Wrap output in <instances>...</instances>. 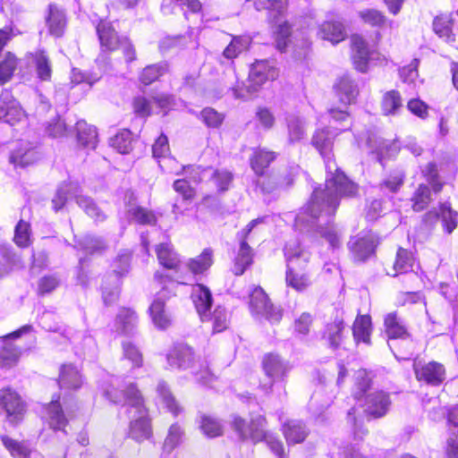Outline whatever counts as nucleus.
Returning <instances> with one entry per match:
<instances>
[{
  "instance_id": "f257e3e1",
  "label": "nucleus",
  "mask_w": 458,
  "mask_h": 458,
  "mask_svg": "<svg viewBox=\"0 0 458 458\" xmlns=\"http://www.w3.org/2000/svg\"><path fill=\"white\" fill-rule=\"evenodd\" d=\"M336 131L330 128L317 129L311 143L325 159L327 179L325 189L316 188L310 201L296 216L297 225L314 227L329 243L336 249L341 245L340 234L335 226L328 224L327 217L335 214L340 197H352L358 186L341 172L335 162L331 160V152Z\"/></svg>"
},
{
  "instance_id": "f03ea898",
  "label": "nucleus",
  "mask_w": 458,
  "mask_h": 458,
  "mask_svg": "<svg viewBox=\"0 0 458 458\" xmlns=\"http://www.w3.org/2000/svg\"><path fill=\"white\" fill-rule=\"evenodd\" d=\"M103 395L114 403L124 401L129 406L131 422L129 436L140 443L150 438L152 435L148 411L145 408L143 398L133 384H131L123 394L118 391L114 383L103 386Z\"/></svg>"
},
{
  "instance_id": "7ed1b4c3",
  "label": "nucleus",
  "mask_w": 458,
  "mask_h": 458,
  "mask_svg": "<svg viewBox=\"0 0 458 458\" xmlns=\"http://www.w3.org/2000/svg\"><path fill=\"white\" fill-rule=\"evenodd\" d=\"M265 422L266 420L261 415L253 417L250 422L240 417H234L232 425L241 439L250 440L253 443L264 440L278 458H284L283 443L273 434L264 430Z\"/></svg>"
},
{
  "instance_id": "20e7f679",
  "label": "nucleus",
  "mask_w": 458,
  "mask_h": 458,
  "mask_svg": "<svg viewBox=\"0 0 458 458\" xmlns=\"http://www.w3.org/2000/svg\"><path fill=\"white\" fill-rule=\"evenodd\" d=\"M287 259L286 284L293 289L301 292L310 284L309 276L299 271L310 259V253L301 249L298 242H288L284 248Z\"/></svg>"
},
{
  "instance_id": "39448f33",
  "label": "nucleus",
  "mask_w": 458,
  "mask_h": 458,
  "mask_svg": "<svg viewBox=\"0 0 458 458\" xmlns=\"http://www.w3.org/2000/svg\"><path fill=\"white\" fill-rule=\"evenodd\" d=\"M166 360L172 369H191L197 379L203 384H209L212 379L208 367L205 361H196L193 351L191 347L183 344L174 346L167 353Z\"/></svg>"
},
{
  "instance_id": "423d86ee",
  "label": "nucleus",
  "mask_w": 458,
  "mask_h": 458,
  "mask_svg": "<svg viewBox=\"0 0 458 458\" xmlns=\"http://www.w3.org/2000/svg\"><path fill=\"white\" fill-rule=\"evenodd\" d=\"M81 188L75 182H67L62 184L57 190L52 203L55 210L62 208L69 198H74L77 204L84 212L96 222H103L106 220V214L98 207L95 201L80 193Z\"/></svg>"
},
{
  "instance_id": "0eeeda50",
  "label": "nucleus",
  "mask_w": 458,
  "mask_h": 458,
  "mask_svg": "<svg viewBox=\"0 0 458 458\" xmlns=\"http://www.w3.org/2000/svg\"><path fill=\"white\" fill-rule=\"evenodd\" d=\"M178 284H187L183 277L178 276L176 282H167L162 289L157 293L151 305L149 306V314L153 324L159 329H166L172 323V317L165 308V301L170 296L174 295V290Z\"/></svg>"
},
{
  "instance_id": "6e6552de",
  "label": "nucleus",
  "mask_w": 458,
  "mask_h": 458,
  "mask_svg": "<svg viewBox=\"0 0 458 458\" xmlns=\"http://www.w3.org/2000/svg\"><path fill=\"white\" fill-rule=\"evenodd\" d=\"M277 77V69L268 61H257L250 67L248 85L245 89L235 88L233 89V95L236 98H246L247 94L251 95L257 92L267 81H274Z\"/></svg>"
},
{
  "instance_id": "1a4fd4ad",
  "label": "nucleus",
  "mask_w": 458,
  "mask_h": 458,
  "mask_svg": "<svg viewBox=\"0 0 458 458\" xmlns=\"http://www.w3.org/2000/svg\"><path fill=\"white\" fill-rule=\"evenodd\" d=\"M250 297V306L252 312L266 318L271 322H278L281 319L282 310L270 303L262 288L255 287Z\"/></svg>"
},
{
  "instance_id": "9d476101",
  "label": "nucleus",
  "mask_w": 458,
  "mask_h": 458,
  "mask_svg": "<svg viewBox=\"0 0 458 458\" xmlns=\"http://www.w3.org/2000/svg\"><path fill=\"white\" fill-rule=\"evenodd\" d=\"M261 222L262 219H254L247 225L245 229H243L242 232L238 233V237L241 241V243L233 267V272L236 276L242 275L246 268L252 263V250L246 242V239L248 237V234L251 232V230Z\"/></svg>"
},
{
  "instance_id": "9b49d317",
  "label": "nucleus",
  "mask_w": 458,
  "mask_h": 458,
  "mask_svg": "<svg viewBox=\"0 0 458 458\" xmlns=\"http://www.w3.org/2000/svg\"><path fill=\"white\" fill-rule=\"evenodd\" d=\"M0 405L6 412V418L11 423H17L23 419L26 407L21 396L11 388L0 391Z\"/></svg>"
},
{
  "instance_id": "f8f14e48",
  "label": "nucleus",
  "mask_w": 458,
  "mask_h": 458,
  "mask_svg": "<svg viewBox=\"0 0 458 458\" xmlns=\"http://www.w3.org/2000/svg\"><path fill=\"white\" fill-rule=\"evenodd\" d=\"M24 118V112L12 93L3 90L0 95V121L14 125Z\"/></svg>"
},
{
  "instance_id": "ddd939ff",
  "label": "nucleus",
  "mask_w": 458,
  "mask_h": 458,
  "mask_svg": "<svg viewBox=\"0 0 458 458\" xmlns=\"http://www.w3.org/2000/svg\"><path fill=\"white\" fill-rule=\"evenodd\" d=\"M416 378L432 386L441 384L445 378V370L442 364L437 361L422 363L415 361L413 364Z\"/></svg>"
},
{
  "instance_id": "4468645a",
  "label": "nucleus",
  "mask_w": 458,
  "mask_h": 458,
  "mask_svg": "<svg viewBox=\"0 0 458 458\" xmlns=\"http://www.w3.org/2000/svg\"><path fill=\"white\" fill-rule=\"evenodd\" d=\"M377 243L376 235L369 232L352 238L348 246L356 261H364L374 253Z\"/></svg>"
},
{
  "instance_id": "2eb2a0df",
  "label": "nucleus",
  "mask_w": 458,
  "mask_h": 458,
  "mask_svg": "<svg viewBox=\"0 0 458 458\" xmlns=\"http://www.w3.org/2000/svg\"><path fill=\"white\" fill-rule=\"evenodd\" d=\"M263 369L265 374L271 378L267 389H271L275 381H283L291 370L288 361L274 353L267 354L263 359Z\"/></svg>"
},
{
  "instance_id": "dca6fc26",
  "label": "nucleus",
  "mask_w": 458,
  "mask_h": 458,
  "mask_svg": "<svg viewBox=\"0 0 458 458\" xmlns=\"http://www.w3.org/2000/svg\"><path fill=\"white\" fill-rule=\"evenodd\" d=\"M31 326H23L17 331L4 337L3 345L0 348V366L11 367L14 365L20 357V350L17 349L9 340L11 338H18L22 334L28 333L31 330Z\"/></svg>"
},
{
  "instance_id": "f3484780",
  "label": "nucleus",
  "mask_w": 458,
  "mask_h": 458,
  "mask_svg": "<svg viewBox=\"0 0 458 458\" xmlns=\"http://www.w3.org/2000/svg\"><path fill=\"white\" fill-rule=\"evenodd\" d=\"M391 402L388 394L384 391H374L365 397V411L374 417L379 418L386 414Z\"/></svg>"
},
{
  "instance_id": "a211bd4d",
  "label": "nucleus",
  "mask_w": 458,
  "mask_h": 458,
  "mask_svg": "<svg viewBox=\"0 0 458 458\" xmlns=\"http://www.w3.org/2000/svg\"><path fill=\"white\" fill-rule=\"evenodd\" d=\"M352 49V61L355 68L366 72L369 67L370 52L364 38L360 35H352L351 38Z\"/></svg>"
},
{
  "instance_id": "6ab92c4d",
  "label": "nucleus",
  "mask_w": 458,
  "mask_h": 458,
  "mask_svg": "<svg viewBox=\"0 0 458 458\" xmlns=\"http://www.w3.org/2000/svg\"><path fill=\"white\" fill-rule=\"evenodd\" d=\"M191 299L196 310L202 321L208 318V311L212 304V294L203 284H195L191 290Z\"/></svg>"
},
{
  "instance_id": "aec40b11",
  "label": "nucleus",
  "mask_w": 458,
  "mask_h": 458,
  "mask_svg": "<svg viewBox=\"0 0 458 458\" xmlns=\"http://www.w3.org/2000/svg\"><path fill=\"white\" fill-rule=\"evenodd\" d=\"M136 199L133 192L128 191L125 194V202L127 206V216L131 221H134L136 223L141 225H153L156 222L155 215L133 203Z\"/></svg>"
},
{
  "instance_id": "412c9836",
  "label": "nucleus",
  "mask_w": 458,
  "mask_h": 458,
  "mask_svg": "<svg viewBox=\"0 0 458 458\" xmlns=\"http://www.w3.org/2000/svg\"><path fill=\"white\" fill-rule=\"evenodd\" d=\"M46 24L52 36L62 37L67 25L66 14L64 10L55 4H50L46 17Z\"/></svg>"
},
{
  "instance_id": "4be33fe9",
  "label": "nucleus",
  "mask_w": 458,
  "mask_h": 458,
  "mask_svg": "<svg viewBox=\"0 0 458 458\" xmlns=\"http://www.w3.org/2000/svg\"><path fill=\"white\" fill-rule=\"evenodd\" d=\"M282 431L288 445L302 443L310 434L307 426L299 420H290L282 426Z\"/></svg>"
},
{
  "instance_id": "5701e85b",
  "label": "nucleus",
  "mask_w": 458,
  "mask_h": 458,
  "mask_svg": "<svg viewBox=\"0 0 458 458\" xmlns=\"http://www.w3.org/2000/svg\"><path fill=\"white\" fill-rule=\"evenodd\" d=\"M431 217H439L444 231L448 234L452 233L458 225V212L454 210L449 203L441 204L439 213L433 214L432 212H428L425 216L427 220Z\"/></svg>"
},
{
  "instance_id": "b1692460",
  "label": "nucleus",
  "mask_w": 458,
  "mask_h": 458,
  "mask_svg": "<svg viewBox=\"0 0 458 458\" xmlns=\"http://www.w3.org/2000/svg\"><path fill=\"white\" fill-rule=\"evenodd\" d=\"M97 32L103 50L118 49L122 38H119L110 23L101 21L97 27Z\"/></svg>"
},
{
  "instance_id": "393cba45",
  "label": "nucleus",
  "mask_w": 458,
  "mask_h": 458,
  "mask_svg": "<svg viewBox=\"0 0 458 458\" xmlns=\"http://www.w3.org/2000/svg\"><path fill=\"white\" fill-rule=\"evenodd\" d=\"M83 384L81 371L72 364H64L60 369L59 385L63 388L77 389Z\"/></svg>"
},
{
  "instance_id": "a878e982",
  "label": "nucleus",
  "mask_w": 458,
  "mask_h": 458,
  "mask_svg": "<svg viewBox=\"0 0 458 458\" xmlns=\"http://www.w3.org/2000/svg\"><path fill=\"white\" fill-rule=\"evenodd\" d=\"M318 36L324 40L337 44L345 38L346 33L341 22L325 21L319 26Z\"/></svg>"
},
{
  "instance_id": "bb28decb",
  "label": "nucleus",
  "mask_w": 458,
  "mask_h": 458,
  "mask_svg": "<svg viewBox=\"0 0 458 458\" xmlns=\"http://www.w3.org/2000/svg\"><path fill=\"white\" fill-rule=\"evenodd\" d=\"M77 141L86 148L94 149L98 145V132L94 126L88 124L85 121H79L76 123Z\"/></svg>"
},
{
  "instance_id": "cd10ccee",
  "label": "nucleus",
  "mask_w": 458,
  "mask_h": 458,
  "mask_svg": "<svg viewBox=\"0 0 458 458\" xmlns=\"http://www.w3.org/2000/svg\"><path fill=\"white\" fill-rule=\"evenodd\" d=\"M335 94L343 106L351 105L357 94V87L354 82L347 76L342 77L338 80L335 86Z\"/></svg>"
},
{
  "instance_id": "c85d7f7f",
  "label": "nucleus",
  "mask_w": 458,
  "mask_h": 458,
  "mask_svg": "<svg viewBox=\"0 0 458 458\" xmlns=\"http://www.w3.org/2000/svg\"><path fill=\"white\" fill-rule=\"evenodd\" d=\"M37 77L40 81H49L52 74V65L48 55L42 50L30 54Z\"/></svg>"
},
{
  "instance_id": "c756f323",
  "label": "nucleus",
  "mask_w": 458,
  "mask_h": 458,
  "mask_svg": "<svg viewBox=\"0 0 458 458\" xmlns=\"http://www.w3.org/2000/svg\"><path fill=\"white\" fill-rule=\"evenodd\" d=\"M285 124L289 142L294 143L303 139L306 132V122L302 117L295 114H289L285 117Z\"/></svg>"
},
{
  "instance_id": "7c9ffc66",
  "label": "nucleus",
  "mask_w": 458,
  "mask_h": 458,
  "mask_svg": "<svg viewBox=\"0 0 458 458\" xmlns=\"http://www.w3.org/2000/svg\"><path fill=\"white\" fill-rule=\"evenodd\" d=\"M447 421L451 431L447 440V453L458 455V407H454L449 411Z\"/></svg>"
},
{
  "instance_id": "2f4dec72",
  "label": "nucleus",
  "mask_w": 458,
  "mask_h": 458,
  "mask_svg": "<svg viewBox=\"0 0 458 458\" xmlns=\"http://www.w3.org/2000/svg\"><path fill=\"white\" fill-rule=\"evenodd\" d=\"M371 318L368 315L358 316L352 326V334L357 343H370Z\"/></svg>"
},
{
  "instance_id": "473e14b6",
  "label": "nucleus",
  "mask_w": 458,
  "mask_h": 458,
  "mask_svg": "<svg viewBox=\"0 0 458 458\" xmlns=\"http://www.w3.org/2000/svg\"><path fill=\"white\" fill-rule=\"evenodd\" d=\"M137 324V316L134 311L129 309H123L115 319V330L119 334L129 335L135 328Z\"/></svg>"
},
{
  "instance_id": "72a5a7b5",
  "label": "nucleus",
  "mask_w": 458,
  "mask_h": 458,
  "mask_svg": "<svg viewBox=\"0 0 458 458\" xmlns=\"http://www.w3.org/2000/svg\"><path fill=\"white\" fill-rule=\"evenodd\" d=\"M276 157L274 152L263 148L255 149L250 158V166L256 174L262 175L265 169L275 160Z\"/></svg>"
},
{
  "instance_id": "f704fd0d",
  "label": "nucleus",
  "mask_w": 458,
  "mask_h": 458,
  "mask_svg": "<svg viewBox=\"0 0 458 458\" xmlns=\"http://www.w3.org/2000/svg\"><path fill=\"white\" fill-rule=\"evenodd\" d=\"M384 325L389 338H403L408 335L404 325L395 312L388 313L386 316Z\"/></svg>"
},
{
  "instance_id": "c9c22d12",
  "label": "nucleus",
  "mask_w": 458,
  "mask_h": 458,
  "mask_svg": "<svg viewBox=\"0 0 458 458\" xmlns=\"http://www.w3.org/2000/svg\"><path fill=\"white\" fill-rule=\"evenodd\" d=\"M212 257V250L205 249L200 255H199L195 259H191L187 262L186 267L193 275L201 274L211 267L213 263Z\"/></svg>"
},
{
  "instance_id": "e433bc0d",
  "label": "nucleus",
  "mask_w": 458,
  "mask_h": 458,
  "mask_svg": "<svg viewBox=\"0 0 458 458\" xmlns=\"http://www.w3.org/2000/svg\"><path fill=\"white\" fill-rule=\"evenodd\" d=\"M156 251L159 263L163 267L170 269L178 267L179 259L177 258V254L174 251L169 243L159 244L157 247Z\"/></svg>"
},
{
  "instance_id": "4c0bfd02",
  "label": "nucleus",
  "mask_w": 458,
  "mask_h": 458,
  "mask_svg": "<svg viewBox=\"0 0 458 458\" xmlns=\"http://www.w3.org/2000/svg\"><path fill=\"white\" fill-rule=\"evenodd\" d=\"M184 431L178 424H173L168 429L167 436L163 444V455L170 454L183 439Z\"/></svg>"
},
{
  "instance_id": "58836bf2",
  "label": "nucleus",
  "mask_w": 458,
  "mask_h": 458,
  "mask_svg": "<svg viewBox=\"0 0 458 458\" xmlns=\"http://www.w3.org/2000/svg\"><path fill=\"white\" fill-rule=\"evenodd\" d=\"M415 259L413 254L405 249L399 248L396 253V259L394 264V270L395 273L394 276L398 274L408 273L413 270Z\"/></svg>"
},
{
  "instance_id": "ea45409f",
  "label": "nucleus",
  "mask_w": 458,
  "mask_h": 458,
  "mask_svg": "<svg viewBox=\"0 0 458 458\" xmlns=\"http://www.w3.org/2000/svg\"><path fill=\"white\" fill-rule=\"evenodd\" d=\"M114 272L115 274L110 276L102 286L103 300L106 305H111L119 296L118 274L121 275L122 272Z\"/></svg>"
},
{
  "instance_id": "a19ab883",
  "label": "nucleus",
  "mask_w": 458,
  "mask_h": 458,
  "mask_svg": "<svg viewBox=\"0 0 458 458\" xmlns=\"http://www.w3.org/2000/svg\"><path fill=\"white\" fill-rule=\"evenodd\" d=\"M250 42V38L247 36L233 37L224 50L223 56L228 60L237 57L242 52L249 48Z\"/></svg>"
},
{
  "instance_id": "79ce46f5",
  "label": "nucleus",
  "mask_w": 458,
  "mask_h": 458,
  "mask_svg": "<svg viewBox=\"0 0 458 458\" xmlns=\"http://www.w3.org/2000/svg\"><path fill=\"white\" fill-rule=\"evenodd\" d=\"M47 420L54 429H63L66 425V419L57 401H52L47 407Z\"/></svg>"
},
{
  "instance_id": "37998d69",
  "label": "nucleus",
  "mask_w": 458,
  "mask_h": 458,
  "mask_svg": "<svg viewBox=\"0 0 458 458\" xmlns=\"http://www.w3.org/2000/svg\"><path fill=\"white\" fill-rule=\"evenodd\" d=\"M19 60L11 52H7L0 62V84L8 82L17 69Z\"/></svg>"
},
{
  "instance_id": "c03bdc74",
  "label": "nucleus",
  "mask_w": 458,
  "mask_h": 458,
  "mask_svg": "<svg viewBox=\"0 0 458 458\" xmlns=\"http://www.w3.org/2000/svg\"><path fill=\"white\" fill-rule=\"evenodd\" d=\"M169 151L170 148L168 139L165 135L161 134L152 146L153 157L157 159L163 157L165 165L167 166V169L170 171L172 165L175 164L176 162L172 157H166Z\"/></svg>"
},
{
  "instance_id": "a18cd8bd",
  "label": "nucleus",
  "mask_w": 458,
  "mask_h": 458,
  "mask_svg": "<svg viewBox=\"0 0 458 458\" xmlns=\"http://www.w3.org/2000/svg\"><path fill=\"white\" fill-rule=\"evenodd\" d=\"M287 7V0H257L255 8L258 11L267 10L269 16L275 19L282 15Z\"/></svg>"
},
{
  "instance_id": "49530a36",
  "label": "nucleus",
  "mask_w": 458,
  "mask_h": 458,
  "mask_svg": "<svg viewBox=\"0 0 458 458\" xmlns=\"http://www.w3.org/2000/svg\"><path fill=\"white\" fill-rule=\"evenodd\" d=\"M157 392L159 397L162 400V403L165 405L170 412H172L174 416L178 415L182 408L178 405L174 396L172 395L165 381H160L157 386Z\"/></svg>"
},
{
  "instance_id": "de8ad7c7",
  "label": "nucleus",
  "mask_w": 458,
  "mask_h": 458,
  "mask_svg": "<svg viewBox=\"0 0 458 458\" xmlns=\"http://www.w3.org/2000/svg\"><path fill=\"white\" fill-rule=\"evenodd\" d=\"M2 442L11 455L15 458H29L30 448L25 442H18L8 437H2Z\"/></svg>"
},
{
  "instance_id": "09e8293b",
  "label": "nucleus",
  "mask_w": 458,
  "mask_h": 458,
  "mask_svg": "<svg viewBox=\"0 0 458 458\" xmlns=\"http://www.w3.org/2000/svg\"><path fill=\"white\" fill-rule=\"evenodd\" d=\"M13 241L21 248H26L31 243V230L29 223L20 220L15 226Z\"/></svg>"
},
{
  "instance_id": "8fccbe9b",
  "label": "nucleus",
  "mask_w": 458,
  "mask_h": 458,
  "mask_svg": "<svg viewBox=\"0 0 458 458\" xmlns=\"http://www.w3.org/2000/svg\"><path fill=\"white\" fill-rule=\"evenodd\" d=\"M433 27L435 32L445 38L447 42L454 41V36L452 32V21L448 16H438L434 20Z\"/></svg>"
},
{
  "instance_id": "3c124183",
  "label": "nucleus",
  "mask_w": 458,
  "mask_h": 458,
  "mask_svg": "<svg viewBox=\"0 0 458 458\" xmlns=\"http://www.w3.org/2000/svg\"><path fill=\"white\" fill-rule=\"evenodd\" d=\"M200 429L208 437H216L222 435L223 425L217 419L203 415L200 420Z\"/></svg>"
},
{
  "instance_id": "603ef678",
  "label": "nucleus",
  "mask_w": 458,
  "mask_h": 458,
  "mask_svg": "<svg viewBox=\"0 0 458 458\" xmlns=\"http://www.w3.org/2000/svg\"><path fill=\"white\" fill-rule=\"evenodd\" d=\"M167 69V64L165 63L148 65L141 72L140 81L145 85L151 84L164 75Z\"/></svg>"
},
{
  "instance_id": "864d4df0",
  "label": "nucleus",
  "mask_w": 458,
  "mask_h": 458,
  "mask_svg": "<svg viewBox=\"0 0 458 458\" xmlns=\"http://www.w3.org/2000/svg\"><path fill=\"white\" fill-rule=\"evenodd\" d=\"M402 107V98L398 91L386 92L382 100V110L385 114H394Z\"/></svg>"
},
{
  "instance_id": "5fc2aeb1",
  "label": "nucleus",
  "mask_w": 458,
  "mask_h": 458,
  "mask_svg": "<svg viewBox=\"0 0 458 458\" xmlns=\"http://www.w3.org/2000/svg\"><path fill=\"white\" fill-rule=\"evenodd\" d=\"M411 201L414 211L423 210L431 201L429 188L427 185L420 184L415 191Z\"/></svg>"
},
{
  "instance_id": "6e6d98bb",
  "label": "nucleus",
  "mask_w": 458,
  "mask_h": 458,
  "mask_svg": "<svg viewBox=\"0 0 458 458\" xmlns=\"http://www.w3.org/2000/svg\"><path fill=\"white\" fill-rule=\"evenodd\" d=\"M111 146L121 154L129 153L131 148V135L128 131H122L111 139Z\"/></svg>"
},
{
  "instance_id": "4d7b16f0",
  "label": "nucleus",
  "mask_w": 458,
  "mask_h": 458,
  "mask_svg": "<svg viewBox=\"0 0 458 458\" xmlns=\"http://www.w3.org/2000/svg\"><path fill=\"white\" fill-rule=\"evenodd\" d=\"M36 159V152L33 149L25 151L17 150L12 153L10 162L15 166L24 167L32 164Z\"/></svg>"
},
{
  "instance_id": "13d9d810",
  "label": "nucleus",
  "mask_w": 458,
  "mask_h": 458,
  "mask_svg": "<svg viewBox=\"0 0 458 458\" xmlns=\"http://www.w3.org/2000/svg\"><path fill=\"white\" fill-rule=\"evenodd\" d=\"M204 172L205 174H210V177H212L219 191H224L228 189L229 184L233 179V175L230 172L225 170L212 171L210 168L205 170Z\"/></svg>"
},
{
  "instance_id": "bf43d9fd",
  "label": "nucleus",
  "mask_w": 458,
  "mask_h": 458,
  "mask_svg": "<svg viewBox=\"0 0 458 458\" xmlns=\"http://www.w3.org/2000/svg\"><path fill=\"white\" fill-rule=\"evenodd\" d=\"M208 168H206L208 170ZM205 169H201L199 166L192 167V166H182L180 169L171 167L170 171H168L171 174H174L176 175H179L181 173L185 172L186 174H189V178L194 182H199L202 180H204L207 177H210L209 174H205Z\"/></svg>"
},
{
  "instance_id": "052dcab7",
  "label": "nucleus",
  "mask_w": 458,
  "mask_h": 458,
  "mask_svg": "<svg viewBox=\"0 0 458 458\" xmlns=\"http://www.w3.org/2000/svg\"><path fill=\"white\" fill-rule=\"evenodd\" d=\"M206 320L212 321L213 331L217 333L225 330L228 325L226 311L221 307L216 308L212 316L208 313V318H206Z\"/></svg>"
},
{
  "instance_id": "680f3d73",
  "label": "nucleus",
  "mask_w": 458,
  "mask_h": 458,
  "mask_svg": "<svg viewBox=\"0 0 458 458\" xmlns=\"http://www.w3.org/2000/svg\"><path fill=\"white\" fill-rule=\"evenodd\" d=\"M201 117L203 122L208 127L211 128H217L219 127L224 119L225 116L223 114L218 113L213 108L207 107L204 108L201 112Z\"/></svg>"
},
{
  "instance_id": "e2e57ef3",
  "label": "nucleus",
  "mask_w": 458,
  "mask_h": 458,
  "mask_svg": "<svg viewBox=\"0 0 458 458\" xmlns=\"http://www.w3.org/2000/svg\"><path fill=\"white\" fill-rule=\"evenodd\" d=\"M274 33L276 38V47L280 51L284 50L288 44L290 37L289 24L286 22L278 24Z\"/></svg>"
},
{
  "instance_id": "0e129e2a",
  "label": "nucleus",
  "mask_w": 458,
  "mask_h": 458,
  "mask_svg": "<svg viewBox=\"0 0 458 458\" xmlns=\"http://www.w3.org/2000/svg\"><path fill=\"white\" fill-rule=\"evenodd\" d=\"M123 346L124 358L131 362L132 367H141L143 360L140 351L131 343H123Z\"/></svg>"
},
{
  "instance_id": "69168bd1",
  "label": "nucleus",
  "mask_w": 458,
  "mask_h": 458,
  "mask_svg": "<svg viewBox=\"0 0 458 458\" xmlns=\"http://www.w3.org/2000/svg\"><path fill=\"white\" fill-rule=\"evenodd\" d=\"M174 190L181 194L184 200H191L195 196L194 189L185 179L176 180L174 182Z\"/></svg>"
},
{
  "instance_id": "338daca9",
  "label": "nucleus",
  "mask_w": 458,
  "mask_h": 458,
  "mask_svg": "<svg viewBox=\"0 0 458 458\" xmlns=\"http://www.w3.org/2000/svg\"><path fill=\"white\" fill-rule=\"evenodd\" d=\"M418 63V60L415 59L409 65L400 70V77L403 82L413 83L417 80L419 76L417 71Z\"/></svg>"
},
{
  "instance_id": "774afa93",
  "label": "nucleus",
  "mask_w": 458,
  "mask_h": 458,
  "mask_svg": "<svg viewBox=\"0 0 458 458\" xmlns=\"http://www.w3.org/2000/svg\"><path fill=\"white\" fill-rule=\"evenodd\" d=\"M360 18L367 23L378 26L385 22V16L377 10L369 9L360 13Z\"/></svg>"
}]
</instances>
